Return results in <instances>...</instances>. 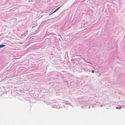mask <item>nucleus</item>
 Wrapping results in <instances>:
<instances>
[{
	"instance_id": "obj_1",
	"label": "nucleus",
	"mask_w": 125,
	"mask_h": 125,
	"mask_svg": "<svg viewBox=\"0 0 125 125\" xmlns=\"http://www.w3.org/2000/svg\"><path fill=\"white\" fill-rule=\"evenodd\" d=\"M60 8V7H58V8L57 9H56L53 12H52V13H51L49 15H51V14H52L53 13H54V12H55L56 11H57L58 9H59Z\"/></svg>"
},
{
	"instance_id": "obj_3",
	"label": "nucleus",
	"mask_w": 125,
	"mask_h": 125,
	"mask_svg": "<svg viewBox=\"0 0 125 125\" xmlns=\"http://www.w3.org/2000/svg\"><path fill=\"white\" fill-rule=\"evenodd\" d=\"M5 46V45H0V48L3 47Z\"/></svg>"
},
{
	"instance_id": "obj_4",
	"label": "nucleus",
	"mask_w": 125,
	"mask_h": 125,
	"mask_svg": "<svg viewBox=\"0 0 125 125\" xmlns=\"http://www.w3.org/2000/svg\"><path fill=\"white\" fill-rule=\"evenodd\" d=\"M92 72L93 73H94V70H92Z\"/></svg>"
},
{
	"instance_id": "obj_2",
	"label": "nucleus",
	"mask_w": 125,
	"mask_h": 125,
	"mask_svg": "<svg viewBox=\"0 0 125 125\" xmlns=\"http://www.w3.org/2000/svg\"><path fill=\"white\" fill-rule=\"evenodd\" d=\"M60 8V7H58V8L57 9H56L53 12H52V13H51L49 15H51V14H52L53 13H54V12H55L56 11H57L58 9H59Z\"/></svg>"
}]
</instances>
